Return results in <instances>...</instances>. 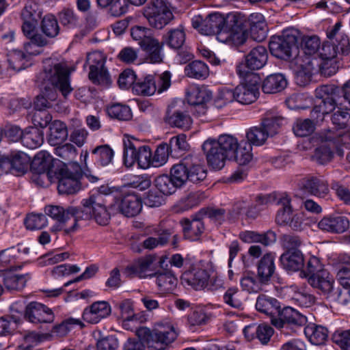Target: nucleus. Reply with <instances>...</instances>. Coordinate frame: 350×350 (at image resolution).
Listing matches in <instances>:
<instances>
[{"label":"nucleus","mask_w":350,"mask_h":350,"mask_svg":"<svg viewBox=\"0 0 350 350\" xmlns=\"http://www.w3.org/2000/svg\"><path fill=\"white\" fill-rule=\"evenodd\" d=\"M316 105L311 116L317 123L323 121L325 115L332 112L336 107L350 110V79L341 88L325 85L315 90Z\"/></svg>","instance_id":"f257e3e1"},{"label":"nucleus","mask_w":350,"mask_h":350,"mask_svg":"<svg viewBox=\"0 0 350 350\" xmlns=\"http://www.w3.org/2000/svg\"><path fill=\"white\" fill-rule=\"evenodd\" d=\"M320 44V39L317 36L304 37L302 40L304 52L291 61L290 67L295 73L298 85H306L311 80L312 76L318 73L320 60L312 55L319 51Z\"/></svg>","instance_id":"f03ea898"},{"label":"nucleus","mask_w":350,"mask_h":350,"mask_svg":"<svg viewBox=\"0 0 350 350\" xmlns=\"http://www.w3.org/2000/svg\"><path fill=\"white\" fill-rule=\"evenodd\" d=\"M43 69L36 77V83L40 85L51 84L53 90H58L64 98L72 92L70 83V75L75 67L66 61L58 62L46 59L43 62Z\"/></svg>","instance_id":"7ed1b4c3"},{"label":"nucleus","mask_w":350,"mask_h":350,"mask_svg":"<svg viewBox=\"0 0 350 350\" xmlns=\"http://www.w3.org/2000/svg\"><path fill=\"white\" fill-rule=\"evenodd\" d=\"M139 335L146 337L148 347L154 350H164L178 337V332L172 322L164 319L156 322L152 330L143 327L137 331Z\"/></svg>","instance_id":"20e7f679"},{"label":"nucleus","mask_w":350,"mask_h":350,"mask_svg":"<svg viewBox=\"0 0 350 350\" xmlns=\"http://www.w3.org/2000/svg\"><path fill=\"white\" fill-rule=\"evenodd\" d=\"M46 215L59 222V224L52 228L53 231L63 230L66 235L75 232L79 228L78 222L81 208L68 206L64 208L57 205H48L44 208Z\"/></svg>","instance_id":"39448f33"},{"label":"nucleus","mask_w":350,"mask_h":350,"mask_svg":"<svg viewBox=\"0 0 350 350\" xmlns=\"http://www.w3.org/2000/svg\"><path fill=\"white\" fill-rule=\"evenodd\" d=\"M83 209L79 215V220L93 219L100 226H106L111 219V213L107 207L105 196L96 192L83 199L81 202Z\"/></svg>","instance_id":"423d86ee"},{"label":"nucleus","mask_w":350,"mask_h":350,"mask_svg":"<svg viewBox=\"0 0 350 350\" xmlns=\"http://www.w3.org/2000/svg\"><path fill=\"white\" fill-rule=\"evenodd\" d=\"M131 35L142 49L148 54V59L151 63L157 64L163 61V43L154 37L152 29L142 26H134L131 29Z\"/></svg>","instance_id":"0eeeda50"},{"label":"nucleus","mask_w":350,"mask_h":350,"mask_svg":"<svg viewBox=\"0 0 350 350\" xmlns=\"http://www.w3.org/2000/svg\"><path fill=\"white\" fill-rule=\"evenodd\" d=\"M299 36V31L294 28L284 30L280 36H273L269 44L271 53L279 59L289 60L297 53Z\"/></svg>","instance_id":"6e6552de"},{"label":"nucleus","mask_w":350,"mask_h":350,"mask_svg":"<svg viewBox=\"0 0 350 350\" xmlns=\"http://www.w3.org/2000/svg\"><path fill=\"white\" fill-rule=\"evenodd\" d=\"M144 16L152 28L161 29L173 19L170 3L167 0H151L145 7Z\"/></svg>","instance_id":"1a4fd4ad"},{"label":"nucleus","mask_w":350,"mask_h":350,"mask_svg":"<svg viewBox=\"0 0 350 350\" xmlns=\"http://www.w3.org/2000/svg\"><path fill=\"white\" fill-rule=\"evenodd\" d=\"M182 282L195 290H214L221 285V280L202 265H196L182 277Z\"/></svg>","instance_id":"9d476101"},{"label":"nucleus","mask_w":350,"mask_h":350,"mask_svg":"<svg viewBox=\"0 0 350 350\" xmlns=\"http://www.w3.org/2000/svg\"><path fill=\"white\" fill-rule=\"evenodd\" d=\"M343 131L335 132L327 130L320 134L322 144L317 148L313 155V159L320 164L330 161L334 156L332 149L337 148L342 143Z\"/></svg>","instance_id":"9b49d317"},{"label":"nucleus","mask_w":350,"mask_h":350,"mask_svg":"<svg viewBox=\"0 0 350 350\" xmlns=\"http://www.w3.org/2000/svg\"><path fill=\"white\" fill-rule=\"evenodd\" d=\"M171 85V73L169 71H165L157 79L152 75H148L137 81L133 87V90L137 95L151 96L156 91L161 93L167 89Z\"/></svg>","instance_id":"f8f14e48"},{"label":"nucleus","mask_w":350,"mask_h":350,"mask_svg":"<svg viewBox=\"0 0 350 350\" xmlns=\"http://www.w3.org/2000/svg\"><path fill=\"white\" fill-rule=\"evenodd\" d=\"M268 59V53L265 47L258 46L250 51L245 56V63H240L237 66V72L241 77L254 75L251 70L262 68Z\"/></svg>","instance_id":"ddd939ff"},{"label":"nucleus","mask_w":350,"mask_h":350,"mask_svg":"<svg viewBox=\"0 0 350 350\" xmlns=\"http://www.w3.org/2000/svg\"><path fill=\"white\" fill-rule=\"evenodd\" d=\"M245 82L237 85L233 90L235 100L248 105L254 102L259 95V77L256 75L245 76Z\"/></svg>","instance_id":"4468645a"},{"label":"nucleus","mask_w":350,"mask_h":350,"mask_svg":"<svg viewBox=\"0 0 350 350\" xmlns=\"http://www.w3.org/2000/svg\"><path fill=\"white\" fill-rule=\"evenodd\" d=\"M271 321L278 329H295L304 326L307 318L291 307H284L282 310H279L278 316L272 317Z\"/></svg>","instance_id":"2eb2a0df"},{"label":"nucleus","mask_w":350,"mask_h":350,"mask_svg":"<svg viewBox=\"0 0 350 350\" xmlns=\"http://www.w3.org/2000/svg\"><path fill=\"white\" fill-rule=\"evenodd\" d=\"M225 18L218 13L209 14L202 19L200 16H196L192 18V26L200 33L205 36L217 35L224 29Z\"/></svg>","instance_id":"dca6fc26"},{"label":"nucleus","mask_w":350,"mask_h":350,"mask_svg":"<svg viewBox=\"0 0 350 350\" xmlns=\"http://www.w3.org/2000/svg\"><path fill=\"white\" fill-rule=\"evenodd\" d=\"M340 53L341 51L338 46L331 42H325L319 51L320 65L318 72L326 77L334 75L338 69L335 58Z\"/></svg>","instance_id":"f3484780"},{"label":"nucleus","mask_w":350,"mask_h":350,"mask_svg":"<svg viewBox=\"0 0 350 350\" xmlns=\"http://www.w3.org/2000/svg\"><path fill=\"white\" fill-rule=\"evenodd\" d=\"M105 56L99 51L87 55L86 64L90 66L89 78L94 83H105L109 81L108 73L104 68Z\"/></svg>","instance_id":"a211bd4d"},{"label":"nucleus","mask_w":350,"mask_h":350,"mask_svg":"<svg viewBox=\"0 0 350 350\" xmlns=\"http://www.w3.org/2000/svg\"><path fill=\"white\" fill-rule=\"evenodd\" d=\"M114 213H120L126 217L137 216L142 210V202L135 194H128L120 199H116L111 206Z\"/></svg>","instance_id":"6ab92c4d"},{"label":"nucleus","mask_w":350,"mask_h":350,"mask_svg":"<svg viewBox=\"0 0 350 350\" xmlns=\"http://www.w3.org/2000/svg\"><path fill=\"white\" fill-rule=\"evenodd\" d=\"M230 23H233L231 28L228 30L224 28L217 36V40L224 43L239 46L243 44L247 40V31L239 22L236 15L230 18Z\"/></svg>","instance_id":"aec40b11"},{"label":"nucleus","mask_w":350,"mask_h":350,"mask_svg":"<svg viewBox=\"0 0 350 350\" xmlns=\"http://www.w3.org/2000/svg\"><path fill=\"white\" fill-rule=\"evenodd\" d=\"M25 318L33 323H50L55 316L51 308L38 302H31L25 307Z\"/></svg>","instance_id":"412c9836"},{"label":"nucleus","mask_w":350,"mask_h":350,"mask_svg":"<svg viewBox=\"0 0 350 350\" xmlns=\"http://www.w3.org/2000/svg\"><path fill=\"white\" fill-rule=\"evenodd\" d=\"M208 164L215 170L221 169L228 159L219 145L213 139H207L202 145Z\"/></svg>","instance_id":"4be33fe9"},{"label":"nucleus","mask_w":350,"mask_h":350,"mask_svg":"<svg viewBox=\"0 0 350 350\" xmlns=\"http://www.w3.org/2000/svg\"><path fill=\"white\" fill-rule=\"evenodd\" d=\"M183 228L184 237L189 241H197L204 230L202 212L193 215L191 218H183L180 221Z\"/></svg>","instance_id":"5701e85b"},{"label":"nucleus","mask_w":350,"mask_h":350,"mask_svg":"<svg viewBox=\"0 0 350 350\" xmlns=\"http://www.w3.org/2000/svg\"><path fill=\"white\" fill-rule=\"evenodd\" d=\"M111 314V306L105 301L94 302L85 308L83 319L85 321L95 324L107 318Z\"/></svg>","instance_id":"b1692460"},{"label":"nucleus","mask_w":350,"mask_h":350,"mask_svg":"<svg viewBox=\"0 0 350 350\" xmlns=\"http://www.w3.org/2000/svg\"><path fill=\"white\" fill-rule=\"evenodd\" d=\"M349 225L347 217L339 215L324 217L318 223V227L321 230L338 234L347 231Z\"/></svg>","instance_id":"393cba45"},{"label":"nucleus","mask_w":350,"mask_h":350,"mask_svg":"<svg viewBox=\"0 0 350 350\" xmlns=\"http://www.w3.org/2000/svg\"><path fill=\"white\" fill-rule=\"evenodd\" d=\"M81 173L79 170V180L76 176L69 172L67 170L62 169L59 172V177L57 189L59 193L74 194L81 189L80 178Z\"/></svg>","instance_id":"a878e982"},{"label":"nucleus","mask_w":350,"mask_h":350,"mask_svg":"<svg viewBox=\"0 0 350 350\" xmlns=\"http://www.w3.org/2000/svg\"><path fill=\"white\" fill-rule=\"evenodd\" d=\"M308 284L326 297L334 290L335 281L329 272L325 269L316 275H311L308 278Z\"/></svg>","instance_id":"bb28decb"},{"label":"nucleus","mask_w":350,"mask_h":350,"mask_svg":"<svg viewBox=\"0 0 350 350\" xmlns=\"http://www.w3.org/2000/svg\"><path fill=\"white\" fill-rule=\"evenodd\" d=\"M301 188L305 192L319 198L325 197L329 191L326 180L320 176H308L301 183Z\"/></svg>","instance_id":"cd10ccee"},{"label":"nucleus","mask_w":350,"mask_h":350,"mask_svg":"<svg viewBox=\"0 0 350 350\" xmlns=\"http://www.w3.org/2000/svg\"><path fill=\"white\" fill-rule=\"evenodd\" d=\"M152 265V258L146 257L140 258L132 265L127 266L124 271V274L129 278L134 276H137L140 278H152L154 273L151 269Z\"/></svg>","instance_id":"c85d7f7f"},{"label":"nucleus","mask_w":350,"mask_h":350,"mask_svg":"<svg viewBox=\"0 0 350 350\" xmlns=\"http://www.w3.org/2000/svg\"><path fill=\"white\" fill-rule=\"evenodd\" d=\"M286 119L276 109L266 111L262 119L261 125L270 137L278 133L280 128L284 124Z\"/></svg>","instance_id":"c756f323"},{"label":"nucleus","mask_w":350,"mask_h":350,"mask_svg":"<svg viewBox=\"0 0 350 350\" xmlns=\"http://www.w3.org/2000/svg\"><path fill=\"white\" fill-rule=\"evenodd\" d=\"M165 120L170 126L185 130L189 129L193 122L186 111L175 109L173 106L167 109Z\"/></svg>","instance_id":"7c9ffc66"},{"label":"nucleus","mask_w":350,"mask_h":350,"mask_svg":"<svg viewBox=\"0 0 350 350\" xmlns=\"http://www.w3.org/2000/svg\"><path fill=\"white\" fill-rule=\"evenodd\" d=\"M212 96V92L204 85H191L187 92V99L189 104L201 105L203 111H204V105L211 100Z\"/></svg>","instance_id":"2f4dec72"},{"label":"nucleus","mask_w":350,"mask_h":350,"mask_svg":"<svg viewBox=\"0 0 350 350\" xmlns=\"http://www.w3.org/2000/svg\"><path fill=\"white\" fill-rule=\"evenodd\" d=\"M342 22H337L327 31V36L332 44L340 49L342 54L347 55L349 51V40L346 33L342 31Z\"/></svg>","instance_id":"473e14b6"},{"label":"nucleus","mask_w":350,"mask_h":350,"mask_svg":"<svg viewBox=\"0 0 350 350\" xmlns=\"http://www.w3.org/2000/svg\"><path fill=\"white\" fill-rule=\"evenodd\" d=\"M280 260L284 269L288 271H297L304 265V258L300 250H289L283 253Z\"/></svg>","instance_id":"72a5a7b5"},{"label":"nucleus","mask_w":350,"mask_h":350,"mask_svg":"<svg viewBox=\"0 0 350 350\" xmlns=\"http://www.w3.org/2000/svg\"><path fill=\"white\" fill-rule=\"evenodd\" d=\"M275 271V256L271 253L265 254L257 264V276L262 282L268 284Z\"/></svg>","instance_id":"f704fd0d"},{"label":"nucleus","mask_w":350,"mask_h":350,"mask_svg":"<svg viewBox=\"0 0 350 350\" xmlns=\"http://www.w3.org/2000/svg\"><path fill=\"white\" fill-rule=\"evenodd\" d=\"M250 32L252 38L257 42H262L267 36V26L262 14L255 13L250 15Z\"/></svg>","instance_id":"c9c22d12"},{"label":"nucleus","mask_w":350,"mask_h":350,"mask_svg":"<svg viewBox=\"0 0 350 350\" xmlns=\"http://www.w3.org/2000/svg\"><path fill=\"white\" fill-rule=\"evenodd\" d=\"M239 237L244 243H260L265 246L273 243L276 240L275 234L271 231L260 234L255 231L245 230L241 232Z\"/></svg>","instance_id":"e433bc0d"},{"label":"nucleus","mask_w":350,"mask_h":350,"mask_svg":"<svg viewBox=\"0 0 350 350\" xmlns=\"http://www.w3.org/2000/svg\"><path fill=\"white\" fill-rule=\"evenodd\" d=\"M304 334L308 340L314 345L325 344L328 338V330L326 327L314 323H310L304 328Z\"/></svg>","instance_id":"4c0bfd02"},{"label":"nucleus","mask_w":350,"mask_h":350,"mask_svg":"<svg viewBox=\"0 0 350 350\" xmlns=\"http://www.w3.org/2000/svg\"><path fill=\"white\" fill-rule=\"evenodd\" d=\"M91 153L92 160L98 166L105 167L113 163L114 151L107 144L96 146Z\"/></svg>","instance_id":"58836bf2"},{"label":"nucleus","mask_w":350,"mask_h":350,"mask_svg":"<svg viewBox=\"0 0 350 350\" xmlns=\"http://www.w3.org/2000/svg\"><path fill=\"white\" fill-rule=\"evenodd\" d=\"M287 85V81L282 74H272L263 81L262 90L266 94H275L283 90Z\"/></svg>","instance_id":"ea45409f"},{"label":"nucleus","mask_w":350,"mask_h":350,"mask_svg":"<svg viewBox=\"0 0 350 350\" xmlns=\"http://www.w3.org/2000/svg\"><path fill=\"white\" fill-rule=\"evenodd\" d=\"M153 277L156 278V283L162 293L172 292L177 284L176 277L169 271L155 272Z\"/></svg>","instance_id":"a19ab883"},{"label":"nucleus","mask_w":350,"mask_h":350,"mask_svg":"<svg viewBox=\"0 0 350 350\" xmlns=\"http://www.w3.org/2000/svg\"><path fill=\"white\" fill-rule=\"evenodd\" d=\"M68 137L66 124L59 120L53 121L49 127L48 142L51 146H57L64 142Z\"/></svg>","instance_id":"79ce46f5"},{"label":"nucleus","mask_w":350,"mask_h":350,"mask_svg":"<svg viewBox=\"0 0 350 350\" xmlns=\"http://www.w3.org/2000/svg\"><path fill=\"white\" fill-rule=\"evenodd\" d=\"M256 308L262 313L272 316L278 313L280 304L276 299L262 294L256 299Z\"/></svg>","instance_id":"37998d69"},{"label":"nucleus","mask_w":350,"mask_h":350,"mask_svg":"<svg viewBox=\"0 0 350 350\" xmlns=\"http://www.w3.org/2000/svg\"><path fill=\"white\" fill-rule=\"evenodd\" d=\"M8 63L9 68L14 72H18L31 65L29 57L25 52L13 50L8 54Z\"/></svg>","instance_id":"c03bdc74"},{"label":"nucleus","mask_w":350,"mask_h":350,"mask_svg":"<svg viewBox=\"0 0 350 350\" xmlns=\"http://www.w3.org/2000/svg\"><path fill=\"white\" fill-rule=\"evenodd\" d=\"M43 141L42 132L37 128L31 127L24 131L21 142L24 146L29 149H35L40 146Z\"/></svg>","instance_id":"a18cd8bd"},{"label":"nucleus","mask_w":350,"mask_h":350,"mask_svg":"<svg viewBox=\"0 0 350 350\" xmlns=\"http://www.w3.org/2000/svg\"><path fill=\"white\" fill-rule=\"evenodd\" d=\"M242 289L249 293H257L262 290L266 282H262V280L256 277L253 273H244L240 280Z\"/></svg>","instance_id":"49530a36"},{"label":"nucleus","mask_w":350,"mask_h":350,"mask_svg":"<svg viewBox=\"0 0 350 350\" xmlns=\"http://www.w3.org/2000/svg\"><path fill=\"white\" fill-rule=\"evenodd\" d=\"M252 150L251 144L245 140H241L231 159L234 160L240 165H247L252 160Z\"/></svg>","instance_id":"de8ad7c7"},{"label":"nucleus","mask_w":350,"mask_h":350,"mask_svg":"<svg viewBox=\"0 0 350 350\" xmlns=\"http://www.w3.org/2000/svg\"><path fill=\"white\" fill-rule=\"evenodd\" d=\"M185 75L196 79H204L209 75L207 65L201 61H193L185 68Z\"/></svg>","instance_id":"09e8293b"},{"label":"nucleus","mask_w":350,"mask_h":350,"mask_svg":"<svg viewBox=\"0 0 350 350\" xmlns=\"http://www.w3.org/2000/svg\"><path fill=\"white\" fill-rule=\"evenodd\" d=\"M30 278L29 274H9L4 278V285L10 291H20L25 288Z\"/></svg>","instance_id":"8fccbe9b"},{"label":"nucleus","mask_w":350,"mask_h":350,"mask_svg":"<svg viewBox=\"0 0 350 350\" xmlns=\"http://www.w3.org/2000/svg\"><path fill=\"white\" fill-rule=\"evenodd\" d=\"M282 206V209L278 211L275 221L279 225H288L293 213V210L291 205V199L287 196H282L279 202Z\"/></svg>","instance_id":"3c124183"},{"label":"nucleus","mask_w":350,"mask_h":350,"mask_svg":"<svg viewBox=\"0 0 350 350\" xmlns=\"http://www.w3.org/2000/svg\"><path fill=\"white\" fill-rule=\"evenodd\" d=\"M216 142L219 145L228 159H232L240 142L236 137L230 135H221Z\"/></svg>","instance_id":"603ef678"},{"label":"nucleus","mask_w":350,"mask_h":350,"mask_svg":"<svg viewBox=\"0 0 350 350\" xmlns=\"http://www.w3.org/2000/svg\"><path fill=\"white\" fill-rule=\"evenodd\" d=\"M52 161L53 158L48 152L40 151L35 155L32 166L39 174H44L51 168Z\"/></svg>","instance_id":"864d4df0"},{"label":"nucleus","mask_w":350,"mask_h":350,"mask_svg":"<svg viewBox=\"0 0 350 350\" xmlns=\"http://www.w3.org/2000/svg\"><path fill=\"white\" fill-rule=\"evenodd\" d=\"M170 176L176 185L179 188L183 187L189 180L188 166L184 163L174 165L170 170Z\"/></svg>","instance_id":"5fc2aeb1"},{"label":"nucleus","mask_w":350,"mask_h":350,"mask_svg":"<svg viewBox=\"0 0 350 350\" xmlns=\"http://www.w3.org/2000/svg\"><path fill=\"white\" fill-rule=\"evenodd\" d=\"M154 185L163 195L174 193L176 189L179 188L174 184L172 178L168 175L163 174L157 176L154 180Z\"/></svg>","instance_id":"6e6d98bb"},{"label":"nucleus","mask_w":350,"mask_h":350,"mask_svg":"<svg viewBox=\"0 0 350 350\" xmlns=\"http://www.w3.org/2000/svg\"><path fill=\"white\" fill-rule=\"evenodd\" d=\"M40 28L43 33L49 38L56 37L60 30L57 18L51 14L46 15L42 18Z\"/></svg>","instance_id":"4d7b16f0"},{"label":"nucleus","mask_w":350,"mask_h":350,"mask_svg":"<svg viewBox=\"0 0 350 350\" xmlns=\"http://www.w3.org/2000/svg\"><path fill=\"white\" fill-rule=\"evenodd\" d=\"M269 137L270 136L261 124L259 126L250 128L246 133L247 142L250 144L251 146H261Z\"/></svg>","instance_id":"13d9d810"},{"label":"nucleus","mask_w":350,"mask_h":350,"mask_svg":"<svg viewBox=\"0 0 350 350\" xmlns=\"http://www.w3.org/2000/svg\"><path fill=\"white\" fill-rule=\"evenodd\" d=\"M108 115L122 121H128L132 118V113L129 106L120 103H115L107 108Z\"/></svg>","instance_id":"bf43d9fd"},{"label":"nucleus","mask_w":350,"mask_h":350,"mask_svg":"<svg viewBox=\"0 0 350 350\" xmlns=\"http://www.w3.org/2000/svg\"><path fill=\"white\" fill-rule=\"evenodd\" d=\"M291 292L293 293L291 299L293 300L297 305L301 307H310L315 302V297L314 295L300 291L297 286H291Z\"/></svg>","instance_id":"052dcab7"},{"label":"nucleus","mask_w":350,"mask_h":350,"mask_svg":"<svg viewBox=\"0 0 350 350\" xmlns=\"http://www.w3.org/2000/svg\"><path fill=\"white\" fill-rule=\"evenodd\" d=\"M120 312V318L123 320L124 327H126L130 321H137V315L135 314L133 302L130 299H125L118 304Z\"/></svg>","instance_id":"680f3d73"},{"label":"nucleus","mask_w":350,"mask_h":350,"mask_svg":"<svg viewBox=\"0 0 350 350\" xmlns=\"http://www.w3.org/2000/svg\"><path fill=\"white\" fill-rule=\"evenodd\" d=\"M9 159L12 170L18 172H25L30 162V158L23 152H12L9 155Z\"/></svg>","instance_id":"e2e57ef3"},{"label":"nucleus","mask_w":350,"mask_h":350,"mask_svg":"<svg viewBox=\"0 0 350 350\" xmlns=\"http://www.w3.org/2000/svg\"><path fill=\"white\" fill-rule=\"evenodd\" d=\"M166 44L171 48L180 49L185 41V33L182 29L170 30L164 36Z\"/></svg>","instance_id":"0e129e2a"},{"label":"nucleus","mask_w":350,"mask_h":350,"mask_svg":"<svg viewBox=\"0 0 350 350\" xmlns=\"http://www.w3.org/2000/svg\"><path fill=\"white\" fill-rule=\"evenodd\" d=\"M57 98L55 90H45L41 95H38L34 102L35 110H45L52 107L51 102L55 101Z\"/></svg>","instance_id":"69168bd1"},{"label":"nucleus","mask_w":350,"mask_h":350,"mask_svg":"<svg viewBox=\"0 0 350 350\" xmlns=\"http://www.w3.org/2000/svg\"><path fill=\"white\" fill-rule=\"evenodd\" d=\"M211 319V314L204 308H198L188 315L187 321L191 326L206 324Z\"/></svg>","instance_id":"338daca9"},{"label":"nucleus","mask_w":350,"mask_h":350,"mask_svg":"<svg viewBox=\"0 0 350 350\" xmlns=\"http://www.w3.org/2000/svg\"><path fill=\"white\" fill-rule=\"evenodd\" d=\"M336 277L342 284L350 278V256H344L340 257L338 262L335 266Z\"/></svg>","instance_id":"774afa93"}]
</instances>
